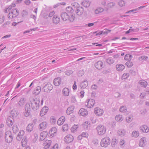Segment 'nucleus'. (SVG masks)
Masks as SVG:
<instances>
[{"instance_id":"obj_13","label":"nucleus","mask_w":149,"mask_h":149,"mask_svg":"<svg viewBox=\"0 0 149 149\" xmlns=\"http://www.w3.org/2000/svg\"><path fill=\"white\" fill-rule=\"evenodd\" d=\"M95 113L98 116H101L103 113V110L100 108H96L95 109Z\"/></svg>"},{"instance_id":"obj_11","label":"nucleus","mask_w":149,"mask_h":149,"mask_svg":"<svg viewBox=\"0 0 149 149\" xmlns=\"http://www.w3.org/2000/svg\"><path fill=\"white\" fill-rule=\"evenodd\" d=\"M47 125L48 124L47 122L43 121L39 125V128L41 130H43L47 128Z\"/></svg>"},{"instance_id":"obj_24","label":"nucleus","mask_w":149,"mask_h":149,"mask_svg":"<svg viewBox=\"0 0 149 149\" xmlns=\"http://www.w3.org/2000/svg\"><path fill=\"white\" fill-rule=\"evenodd\" d=\"M74 106H71L68 108L66 111L67 114L69 115L73 112V111L74 110Z\"/></svg>"},{"instance_id":"obj_49","label":"nucleus","mask_w":149,"mask_h":149,"mask_svg":"<svg viewBox=\"0 0 149 149\" xmlns=\"http://www.w3.org/2000/svg\"><path fill=\"white\" fill-rule=\"evenodd\" d=\"M148 59V57L145 56H141L139 58V60L140 61H142V60L146 61Z\"/></svg>"},{"instance_id":"obj_62","label":"nucleus","mask_w":149,"mask_h":149,"mask_svg":"<svg viewBox=\"0 0 149 149\" xmlns=\"http://www.w3.org/2000/svg\"><path fill=\"white\" fill-rule=\"evenodd\" d=\"M10 23V22L9 21H7L5 23H4L2 26L3 27H6L7 26V25L9 24Z\"/></svg>"},{"instance_id":"obj_14","label":"nucleus","mask_w":149,"mask_h":149,"mask_svg":"<svg viewBox=\"0 0 149 149\" xmlns=\"http://www.w3.org/2000/svg\"><path fill=\"white\" fill-rule=\"evenodd\" d=\"M95 67L98 70H100L104 67L103 62L101 61H99L95 64Z\"/></svg>"},{"instance_id":"obj_43","label":"nucleus","mask_w":149,"mask_h":149,"mask_svg":"<svg viewBox=\"0 0 149 149\" xmlns=\"http://www.w3.org/2000/svg\"><path fill=\"white\" fill-rule=\"evenodd\" d=\"M27 140L26 138H23L22 141V146L24 147L26 144Z\"/></svg>"},{"instance_id":"obj_57","label":"nucleus","mask_w":149,"mask_h":149,"mask_svg":"<svg viewBox=\"0 0 149 149\" xmlns=\"http://www.w3.org/2000/svg\"><path fill=\"white\" fill-rule=\"evenodd\" d=\"M68 125L67 124H65L63 126V129L64 131L67 130L68 129Z\"/></svg>"},{"instance_id":"obj_44","label":"nucleus","mask_w":149,"mask_h":149,"mask_svg":"<svg viewBox=\"0 0 149 149\" xmlns=\"http://www.w3.org/2000/svg\"><path fill=\"white\" fill-rule=\"evenodd\" d=\"M82 3L83 6L86 7H88L90 5L89 3L86 1H84Z\"/></svg>"},{"instance_id":"obj_22","label":"nucleus","mask_w":149,"mask_h":149,"mask_svg":"<svg viewBox=\"0 0 149 149\" xmlns=\"http://www.w3.org/2000/svg\"><path fill=\"white\" fill-rule=\"evenodd\" d=\"M47 135V133L46 131H43L40 134V141H42L44 140Z\"/></svg>"},{"instance_id":"obj_4","label":"nucleus","mask_w":149,"mask_h":149,"mask_svg":"<svg viewBox=\"0 0 149 149\" xmlns=\"http://www.w3.org/2000/svg\"><path fill=\"white\" fill-rule=\"evenodd\" d=\"M110 143V138L108 137L103 138L100 142L101 146L102 147H106Z\"/></svg>"},{"instance_id":"obj_64","label":"nucleus","mask_w":149,"mask_h":149,"mask_svg":"<svg viewBox=\"0 0 149 149\" xmlns=\"http://www.w3.org/2000/svg\"><path fill=\"white\" fill-rule=\"evenodd\" d=\"M55 12L54 11H52L50 12L49 13V17H51L55 14Z\"/></svg>"},{"instance_id":"obj_36","label":"nucleus","mask_w":149,"mask_h":149,"mask_svg":"<svg viewBox=\"0 0 149 149\" xmlns=\"http://www.w3.org/2000/svg\"><path fill=\"white\" fill-rule=\"evenodd\" d=\"M118 133L119 135L124 136L125 134V131L123 129H120L118 130Z\"/></svg>"},{"instance_id":"obj_7","label":"nucleus","mask_w":149,"mask_h":149,"mask_svg":"<svg viewBox=\"0 0 149 149\" xmlns=\"http://www.w3.org/2000/svg\"><path fill=\"white\" fill-rule=\"evenodd\" d=\"M5 140L8 143H10L12 142L13 139V137L11 135V132L8 131L6 132L5 134Z\"/></svg>"},{"instance_id":"obj_63","label":"nucleus","mask_w":149,"mask_h":149,"mask_svg":"<svg viewBox=\"0 0 149 149\" xmlns=\"http://www.w3.org/2000/svg\"><path fill=\"white\" fill-rule=\"evenodd\" d=\"M81 134L82 136V137H87L88 136V134L86 132H83Z\"/></svg>"},{"instance_id":"obj_35","label":"nucleus","mask_w":149,"mask_h":149,"mask_svg":"<svg viewBox=\"0 0 149 149\" xmlns=\"http://www.w3.org/2000/svg\"><path fill=\"white\" fill-rule=\"evenodd\" d=\"M66 13H69V14H72L74 10L72 7L69 6L66 8Z\"/></svg>"},{"instance_id":"obj_1","label":"nucleus","mask_w":149,"mask_h":149,"mask_svg":"<svg viewBox=\"0 0 149 149\" xmlns=\"http://www.w3.org/2000/svg\"><path fill=\"white\" fill-rule=\"evenodd\" d=\"M62 19L64 21L69 20L71 22H73L75 18V14H69L65 12H62L61 15Z\"/></svg>"},{"instance_id":"obj_21","label":"nucleus","mask_w":149,"mask_h":149,"mask_svg":"<svg viewBox=\"0 0 149 149\" xmlns=\"http://www.w3.org/2000/svg\"><path fill=\"white\" fill-rule=\"evenodd\" d=\"M79 113L81 115L84 116L87 115L88 114L87 110L85 109L81 108L79 111Z\"/></svg>"},{"instance_id":"obj_60","label":"nucleus","mask_w":149,"mask_h":149,"mask_svg":"<svg viewBox=\"0 0 149 149\" xmlns=\"http://www.w3.org/2000/svg\"><path fill=\"white\" fill-rule=\"evenodd\" d=\"M71 102L72 103H75L76 102L75 97L72 96L71 97Z\"/></svg>"},{"instance_id":"obj_20","label":"nucleus","mask_w":149,"mask_h":149,"mask_svg":"<svg viewBox=\"0 0 149 149\" xmlns=\"http://www.w3.org/2000/svg\"><path fill=\"white\" fill-rule=\"evenodd\" d=\"M52 143L51 140H46L43 143L44 148L45 149H48L49 148Z\"/></svg>"},{"instance_id":"obj_45","label":"nucleus","mask_w":149,"mask_h":149,"mask_svg":"<svg viewBox=\"0 0 149 149\" xmlns=\"http://www.w3.org/2000/svg\"><path fill=\"white\" fill-rule=\"evenodd\" d=\"M119 110L122 112H125L127 110L126 107L125 106L121 107L120 109Z\"/></svg>"},{"instance_id":"obj_47","label":"nucleus","mask_w":149,"mask_h":149,"mask_svg":"<svg viewBox=\"0 0 149 149\" xmlns=\"http://www.w3.org/2000/svg\"><path fill=\"white\" fill-rule=\"evenodd\" d=\"M144 7V6H140L138 8H136L135 9H134V10H130L128 11L127 12L125 13H128L130 12H132L135 11L136 10H138L140 8H143Z\"/></svg>"},{"instance_id":"obj_51","label":"nucleus","mask_w":149,"mask_h":149,"mask_svg":"<svg viewBox=\"0 0 149 149\" xmlns=\"http://www.w3.org/2000/svg\"><path fill=\"white\" fill-rule=\"evenodd\" d=\"M7 125L10 127L13 125V123L12 120H10L8 119L7 121Z\"/></svg>"},{"instance_id":"obj_37","label":"nucleus","mask_w":149,"mask_h":149,"mask_svg":"<svg viewBox=\"0 0 149 149\" xmlns=\"http://www.w3.org/2000/svg\"><path fill=\"white\" fill-rule=\"evenodd\" d=\"M115 119L117 121L120 122L123 120V118L122 115H118L116 116Z\"/></svg>"},{"instance_id":"obj_50","label":"nucleus","mask_w":149,"mask_h":149,"mask_svg":"<svg viewBox=\"0 0 149 149\" xmlns=\"http://www.w3.org/2000/svg\"><path fill=\"white\" fill-rule=\"evenodd\" d=\"M115 5V4L114 3L110 2L107 4V6L109 8H112Z\"/></svg>"},{"instance_id":"obj_6","label":"nucleus","mask_w":149,"mask_h":149,"mask_svg":"<svg viewBox=\"0 0 149 149\" xmlns=\"http://www.w3.org/2000/svg\"><path fill=\"white\" fill-rule=\"evenodd\" d=\"M19 14V11L16 9H13L11 12H10L8 15V17L10 19L14 18L17 16Z\"/></svg>"},{"instance_id":"obj_40","label":"nucleus","mask_w":149,"mask_h":149,"mask_svg":"<svg viewBox=\"0 0 149 149\" xmlns=\"http://www.w3.org/2000/svg\"><path fill=\"white\" fill-rule=\"evenodd\" d=\"M12 130L14 133H16L18 132V129L17 125H14L12 127Z\"/></svg>"},{"instance_id":"obj_55","label":"nucleus","mask_w":149,"mask_h":149,"mask_svg":"<svg viewBox=\"0 0 149 149\" xmlns=\"http://www.w3.org/2000/svg\"><path fill=\"white\" fill-rule=\"evenodd\" d=\"M110 31L111 30L106 29H104V31H102V34H107L109 32H110Z\"/></svg>"},{"instance_id":"obj_9","label":"nucleus","mask_w":149,"mask_h":149,"mask_svg":"<svg viewBox=\"0 0 149 149\" xmlns=\"http://www.w3.org/2000/svg\"><path fill=\"white\" fill-rule=\"evenodd\" d=\"M24 115L26 117L29 116L30 114L31 108L29 104H26L25 106Z\"/></svg>"},{"instance_id":"obj_39","label":"nucleus","mask_w":149,"mask_h":149,"mask_svg":"<svg viewBox=\"0 0 149 149\" xmlns=\"http://www.w3.org/2000/svg\"><path fill=\"white\" fill-rule=\"evenodd\" d=\"M132 136L135 138H137L139 136V133L138 131H133L132 134Z\"/></svg>"},{"instance_id":"obj_2","label":"nucleus","mask_w":149,"mask_h":149,"mask_svg":"<svg viewBox=\"0 0 149 149\" xmlns=\"http://www.w3.org/2000/svg\"><path fill=\"white\" fill-rule=\"evenodd\" d=\"M32 109L34 111L38 109L40 100L38 98H32L30 100Z\"/></svg>"},{"instance_id":"obj_53","label":"nucleus","mask_w":149,"mask_h":149,"mask_svg":"<svg viewBox=\"0 0 149 149\" xmlns=\"http://www.w3.org/2000/svg\"><path fill=\"white\" fill-rule=\"evenodd\" d=\"M21 14L22 17H24L25 16L27 15L28 14V13L26 11L23 10L22 11Z\"/></svg>"},{"instance_id":"obj_58","label":"nucleus","mask_w":149,"mask_h":149,"mask_svg":"<svg viewBox=\"0 0 149 149\" xmlns=\"http://www.w3.org/2000/svg\"><path fill=\"white\" fill-rule=\"evenodd\" d=\"M3 16H0V24H2L3 22L4 19Z\"/></svg>"},{"instance_id":"obj_10","label":"nucleus","mask_w":149,"mask_h":149,"mask_svg":"<svg viewBox=\"0 0 149 149\" xmlns=\"http://www.w3.org/2000/svg\"><path fill=\"white\" fill-rule=\"evenodd\" d=\"M25 101L26 99L25 98L23 97L21 98L17 104L18 106L17 108L19 109L20 107H23Z\"/></svg>"},{"instance_id":"obj_31","label":"nucleus","mask_w":149,"mask_h":149,"mask_svg":"<svg viewBox=\"0 0 149 149\" xmlns=\"http://www.w3.org/2000/svg\"><path fill=\"white\" fill-rule=\"evenodd\" d=\"M139 83L142 87H143L144 88L146 87L148 84L147 82L143 80H140L139 82Z\"/></svg>"},{"instance_id":"obj_19","label":"nucleus","mask_w":149,"mask_h":149,"mask_svg":"<svg viewBox=\"0 0 149 149\" xmlns=\"http://www.w3.org/2000/svg\"><path fill=\"white\" fill-rule=\"evenodd\" d=\"M53 22L54 24H57L60 21V19L59 17L57 15H54L52 18Z\"/></svg>"},{"instance_id":"obj_28","label":"nucleus","mask_w":149,"mask_h":149,"mask_svg":"<svg viewBox=\"0 0 149 149\" xmlns=\"http://www.w3.org/2000/svg\"><path fill=\"white\" fill-rule=\"evenodd\" d=\"M61 79L60 77H58L55 79L54 81V83L56 86H58L61 84Z\"/></svg>"},{"instance_id":"obj_5","label":"nucleus","mask_w":149,"mask_h":149,"mask_svg":"<svg viewBox=\"0 0 149 149\" xmlns=\"http://www.w3.org/2000/svg\"><path fill=\"white\" fill-rule=\"evenodd\" d=\"M74 6H76L75 13L77 15L79 16L81 15L84 12L83 8L79 6L77 3H74Z\"/></svg>"},{"instance_id":"obj_29","label":"nucleus","mask_w":149,"mask_h":149,"mask_svg":"<svg viewBox=\"0 0 149 149\" xmlns=\"http://www.w3.org/2000/svg\"><path fill=\"white\" fill-rule=\"evenodd\" d=\"M41 91V87L40 86H37L35 90L33 91V93L35 95L39 94Z\"/></svg>"},{"instance_id":"obj_3","label":"nucleus","mask_w":149,"mask_h":149,"mask_svg":"<svg viewBox=\"0 0 149 149\" xmlns=\"http://www.w3.org/2000/svg\"><path fill=\"white\" fill-rule=\"evenodd\" d=\"M98 134L99 135H102L104 134L106 131V128L103 125H99L96 127Z\"/></svg>"},{"instance_id":"obj_27","label":"nucleus","mask_w":149,"mask_h":149,"mask_svg":"<svg viewBox=\"0 0 149 149\" xmlns=\"http://www.w3.org/2000/svg\"><path fill=\"white\" fill-rule=\"evenodd\" d=\"M65 120V117L63 116L61 117L57 121L58 125H62Z\"/></svg>"},{"instance_id":"obj_42","label":"nucleus","mask_w":149,"mask_h":149,"mask_svg":"<svg viewBox=\"0 0 149 149\" xmlns=\"http://www.w3.org/2000/svg\"><path fill=\"white\" fill-rule=\"evenodd\" d=\"M10 114L13 117H16L18 114V112L15 111H11Z\"/></svg>"},{"instance_id":"obj_56","label":"nucleus","mask_w":149,"mask_h":149,"mask_svg":"<svg viewBox=\"0 0 149 149\" xmlns=\"http://www.w3.org/2000/svg\"><path fill=\"white\" fill-rule=\"evenodd\" d=\"M129 76V74L128 73H125L123 75L122 77L124 79H126Z\"/></svg>"},{"instance_id":"obj_8","label":"nucleus","mask_w":149,"mask_h":149,"mask_svg":"<svg viewBox=\"0 0 149 149\" xmlns=\"http://www.w3.org/2000/svg\"><path fill=\"white\" fill-rule=\"evenodd\" d=\"M53 88L52 85L49 83H48L45 85L43 89L45 92L49 93L52 89Z\"/></svg>"},{"instance_id":"obj_59","label":"nucleus","mask_w":149,"mask_h":149,"mask_svg":"<svg viewBox=\"0 0 149 149\" xmlns=\"http://www.w3.org/2000/svg\"><path fill=\"white\" fill-rule=\"evenodd\" d=\"M96 119L93 117H91L90 118V120L92 123H96Z\"/></svg>"},{"instance_id":"obj_33","label":"nucleus","mask_w":149,"mask_h":149,"mask_svg":"<svg viewBox=\"0 0 149 149\" xmlns=\"http://www.w3.org/2000/svg\"><path fill=\"white\" fill-rule=\"evenodd\" d=\"M132 58V56L129 54H126L125 56L124 59L125 60L130 61Z\"/></svg>"},{"instance_id":"obj_25","label":"nucleus","mask_w":149,"mask_h":149,"mask_svg":"<svg viewBox=\"0 0 149 149\" xmlns=\"http://www.w3.org/2000/svg\"><path fill=\"white\" fill-rule=\"evenodd\" d=\"M116 70L119 71H122L125 68V66L121 64H117L116 65Z\"/></svg>"},{"instance_id":"obj_54","label":"nucleus","mask_w":149,"mask_h":149,"mask_svg":"<svg viewBox=\"0 0 149 149\" xmlns=\"http://www.w3.org/2000/svg\"><path fill=\"white\" fill-rule=\"evenodd\" d=\"M118 4L120 6L122 7L125 5V3L124 1L121 0L119 2Z\"/></svg>"},{"instance_id":"obj_26","label":"nucleus","mask_w":149,"mask_h":149,"mask_svg":"<svg viewBox=\"0 0 149 149\" xmlns=\"http://www.w3.org/2000/svg\"><path fill=\"white\" fill-rule=\"evenodd\" d=\"M56 129L55 127H53L50 130L49 132V133L50 134V136H54L56 134Z\"/></svg>"},{"instance_id":"obj_48","label":"nucleus","mask_w":149,"mask_h":149,"mask_svg":"<svg viewBox=\"0 0 149 149\" xmlns=\"http://www.w3.org/2000/svg\"><path fill=\"white\" fill-rule=\"evenodd\" d=\"M125 65H127L129 68H130L133 65V63L132 62H131L130 61H128L126 63Z\"/></svg>"},{"instance_id":"obj_32","label":"nucleus","mask_w":149,"mask_h":149,"mask_svg":"<svg viewBox=\"0 0 149 149\" xmlns=\"http://www.w3.org/2000/svg\"><path fill=\"white\" fill-rule=\"evenodd\" d=\"M33 124L28 125L26 128V130L29 132H30L33 130Z\"/></svg>"},{"instance_id":"obj_61","label":"nucleus","mask_w":149,"mask_h":149,"mask_svg":"<svg viewBox=\"0 0 149 149\" xmlns=\"http://www.w3.org/2000/svg\"><path fill=\"white\" fill-rule=\"evenodd\" d=\"M146 93H142L140 94V97L141 98L143 99L146 95Z\"/></svg>"},{"instance_id":"obj_12","label":"nucleus","mask_w":149,"mask_h":149,"mask_svg":"<svg viewBox=\"0 0 149 149\" xmlns=\"http://www.w3.org/2000/svg\"><path fill=\"white\" fill-rule=\"evenodd\" d=\"M73 139V136L71 134H69L65 137V141L66 143H69L72 142Z\"/></svg>"},{"instance_id":"obj_16","label":"nucleus","mask_w":149,"mask_h":149,"mask_svg":"<svg viewBox=\"0 0 149 149\" xmlns=\"http://www.w3.org/2000/svg\"><path fill=\"white\" fill-rule=\"evenodd\" d=\"M140 130L145 133H147L149 131V128L146 125H143L141 126L140 127Z\"/></svg>"},{"instance_id":"obj_52","label":"nucleus","mask_w":149,"mask_h":149,"mask_svg":"<svg viewBox=\"0 0 149 149\" xmlns=\"http://www.w3.org/2000/svg\"><path fill=\"white\" fill-rule=\"evenodd\" d=\"M72 72H73L71 70H68L65 72V74L68 76L70 75Z\"/></svg>"},{"instance_id":"obj_46","label":"nucleus","mask_w":149,"mask_h":149,"mask_svg":"<svg viewBox=\"0 0 149 149\" xmlns=\"http://www.w3.org/2000/svg\"><path fill=\"white\" fill-rule=\"evenodd\" d=\"M78 126L77 125H74L71 128V130L72 132H74L76 130Z\"/></svg>"},{"instance_id":"obj_23","label":"nucleus","mask_w":149,"mask_h":149,"mask_svg":"<svg viewBox=\"0 0 149 149\" xmlns=\"http://www.w3.org/2000/svg\"><path fill=\"white\" fill-rule=\"evenodd\" d=\"M88 85V82L87 80H84L81 82L80 84V86L81 88H86Z\"/></svg>"},{"instance_id":"obj_30","label":"nucleus","mask_w":149,"mask_h":149,"mask_svg":"<svg viewBox=\"0 0 149 149\" xmlns=\"http://www.w3.org/2000/svg\"><path fill=\"white\" fill-rule=\"evenodd\" d=\"M69 89L66 88H64L62 91L63 94L65 96H68L69 95Z\"/></svg>"},{"instance_id":"obj_41","label":"nucleus","mask_w":149,"mask_h":149,"mask_svg":"<svg viewBox=\"0 0 149 149\" xmlns=\"http://www.w3.org/2000/svg\"><path fill=\"white\" fill-rule=\"evenodd\" d=\"M133 118L132 115H130L126 118V120L128 123H130L133 120Z\"/></svg>"},{"instance_id":"obj_17","label":"nucleus","mask_w":149,"mask_h":149,"mask_svg":"<svg viewBox=\"0 0 149 149\" xmlns=\"http://www.w3.org/2000/svg\"><path fill=\"white\" fill-rule=\"evenodd\" d=\"M48 110V108L47 107H44L41 110L40 112V115L42 116L46 114Z\"/></svg>"},{"instance_id":"obj_38","label":"nucleus","mask_w":149,"mask_h":149,"mask_svg":"<svg viewBox=\"0 0 149 149\" xmlns=\"http://www.w3.org/2000/svg\"><path fill=\"white\" fill-rule=\"evenodd\" d=\"M106 61L107 63L109 65H111L114 63V61L113 59H111V58H109L106 60Z\"/></svg>"},{"instance_id":"obj_18","label":"nucleus","mask_w":149,"mask_h":149,"mask_svg":"<svg viewBox=\"0 0 149 149\" xmlns=\"http://www.w3.org/2000/svg\"><path fill=\"white\" fill-rule=\"evenodd\" d=\"M146 138L143 137L141 138L139 142V146L141 147L145 146L146 143Z\"/></svg>"},{"instance_id":"obj_15","label":"nucleus","mask_w":149,"mask_h":149,"mask_svg":"<svg viewBox=\"0 0 149 149\" xmlns=\"http://www.w3.org/2000/svg\"><path fill=\"white\" fill-rule=\"evenodd\" d=\"M95 103L94 100L92 99H89L87 102V107L88 108H91L92 107Z\"/></svg>"},{"instance_id":"obj_34","label":"nucleus","mask_w":149,"mask_h":149,"mask_svg":"<svg viewBox=\"0 0 149 149\" xmlns=\"http://www.w3.org/2000/svg\"><path fill=\"white\" fill-rule=\"evenodd\" d=\"M15 6V4H12V5L9 6L8 8H6L4 12L6 13H7L8 11L11 10L13 7H14Z\"/></svg>"}]
</instances>
